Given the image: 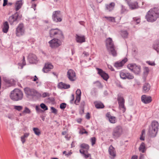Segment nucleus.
<instances>
[{
	"mask_svg": "<svg viewBox=\"0 0 159 159\" xmlns=\"http://www.w3.org/2000/svg\"><path fill=\"white\" fill-rule=\"evenodd\" d=\"M159 17V8L154 7L150 9L147 13L145 18L148 22H153Z\"/></svg>",
	"mask_w": 159,
	"mask_h": 159,
	"instance_id": "obj_1",
	"label": "nucleus"
},
{
	"mask_svg": "<svg viewBox=\"0 0 159 159\" xmlns=\"http://www.w3.org/2000/svg\"><path fill=\"white\" fill-rule=\"evenodd\" d=\"M106 45L109 53L113 57L116 56L117 52L115 50L114 45L111 38H109L107 39Z\"/></svg>",
	"mask_w": 159,
	"mask_h": 159,
	"instance_id": "obj_2",
	"label": "nucleus"
},
{
	"mask_svg": "<svg viewBox=\"0 0 159 159\" xmlns=\"http://www.w3.org/2000/svg\"><path fill=\"white\" fill-rule=\"evenodd\" d=\"M23 96L22 91L19 89H15L11 91L10 95V98L15 101H18L22 100Z\"/></svg>",
	"mask_w": 159,
	"mask_h": 159,
	"instance_id": "obj_3",
	"label": "nucleus"
},
{
	"mask_svg": "<svg viewBox=\"0 0 159 159\" xmlns=\"http://www.w3.org/2000/svg\"><path fill=\"white\" fill-rule=\"evenodd\" d=\"M152 127L149 129L148 134L151 137L156 136L158 131L159 124L156 121H152L151 124Z\"/></svg>",
	"mask_w": 159,
	"mask_h": 159,
	"instance_id": "obj_4",
	"label": "nucleus"
},
{
	"mask_svg": "<svg viewBox=\"0 0 159 159\" xmlns=\"http://www.w3.org/2000/svg\"><path fill=\"white\" fill-rule=\"evenodd\" d=\"M122 132L123 129L121 126H116L113 129L112 132L113 138L116 139H117L122 134Z\"/></svg>",
	"mask_w": 159,
	"mask_h": 159,
	"instance_id": "obj_5",
	"label": "nucleus"
},
{
	"mask_svg": "<svg viewBox=\"0 0 159 159\" xmlns=\"http://www.w3.org/2000/svg\"><path fill=\"white\" fill-rule=\"evenodd\" d=\"M49 34L50 36L51 37L57 36L61 38L63 37L61 31L57 28L51 29L49 31Z\"/></svg>",
	"mask_w": 159,
	"mask_h": 159,
	"instance_id": "obj_6",
	"label": "nucleus"
},
{
	"mask_svg": "<svg viewBox=\"0 0 159 159\" xmlns=\"http://www.w3.org/2000/svg\"><path fill=\"white\" fill-rule=\"evenodd\" d=\"M52 18L53 21L56 22H61L62 21V18L60 11H57L53 12Z\"/></svg>",
	"mask_w": 159,
	"mask_h": 159,
	"instance_id": "obj_7",
	"label": "nucleus"
},
{
	"mask_svg": "<svg viewBox=\"0 0 159 159\" xmlns=\"http://www.w3.org/2000/svg\"><path fill=\"white\" fill-rule=\"evenodd\" d=\"M50 46L52 48H57L60 46L61 44V41L57 39L54 38L48 42Z\"/></svg>",
	"mask_w": 159,
	"mask_h": 159,
	"instance_id": "obj_8",
	"label": "nucleus"
},
{
	"mask_svg": "<svg viewBox=\"0 0 159 159\" xmlns=\"http://www.w3.org/2000/svg\"><path fill=\"white\" fill-rule=\"evenodd\" d=\"M24 33L25 30L23 24H20L16 29V35L17 36H20L23 35Z\"/></svg>",
	"mask_w": 159,
	"mask_h": 159,
	"instance_id": "obj_9",
	"label": "nucleus"
},
{
	"mask_svg": "<svg viewBox=\"0 0 159 159\" xmlns=\"http://www.w3.org/2000/svg\"><path fill=\"white\" fill-rule=\"evenodd\" d=\"M24 90L25 94L28 96H36L38 94V92L36 90L29 88H25Z\"/></svg>",
	"mask_w": 159,
	"mask_h": 159,
	"instance_id": "obj_10",
	"label": "nucleus"
},
{
	"mask_svg": "<svg viewBox=\"0 0 159 159\" xmlns=\"http://www.w3.org/2000/svg\"><path fill=\"white\" fill-rule=\"evenodd\" d=\"M67 76L69 79L71 81L75 80L76 74L75 71L72 69L69 70L67 72Z\"/></svg>",
	"mask_w": 159,
	"mask_h": 159,
	"instance_id": "obj_11",
	"label": "nucleus"
},
{
	"mask_svg": "<svg viewBox=\"0 0 159 159\" xmlns=\"http://www.w3.org/2000/svg\"><path fill=\"white\" fill-rule=\"evenodd\" d=\"M21 18L19 13L16 12L14 15L11 16L9 18V21L11 24H12L14 22L20 19Z\"/></svg>",
	"mask_w": 159,
	"mask_h": 159,
	"instance_id": "obj_12",
	"label": "nucleus"
},
{
	"mask_svg": "<svg viewBox=\"0 0 159 159\" xmlns=\"http://www.w3.org/2000/svg\"><path fill=\"white\" fill-rule=\"evenodd\" d=\"M96 69L98 71V73L101 77L105 80H107L109 78L108 75L101 69L97 68Z\"/></svg>",
	"mask_w": 159,
	"mask_h": 159,
	"instance_id": "obj_13",
	"label": "nucleus"
},
{
	"mask_svg": "<svg viewBox=\"0 0 159 159\" xmlns=\"http://www.w3.org/2000/svg\"><path fill=\"white\" fill-rule=\"evenodd\" d=\"M142 102L145 104L150 103L152 101V98L150 96H148L146 95H143L141 98Z\"/></svg>",
	"mask_w": 159,
	"mask_h": 159,
	"instance_id": "obj_14",
	"label": "nucleus"
},
{
	"mask_svg": "<svg viewBox=\"0 0 159 159\" xmlns=\"http://www.w3.org/2000/svg\"><path fill=\"white\" fill-rule=\"evenodd\" d=\"M28 59L30 63H34L37 61V57L35 55L30 53L28 56Z\"/></svg>",
	"mask_w": 159,
	"mask_h": 159,
	"instance_id": "obj_15",
	"label": "nucleus"
},
{
	"mask_svg": "<svg viewBox=\"0 0 159 159\" xmlns=\"http://www.w3.org/2000/svg\"><path fill=\"white\" fill-rule=\"evenodd\" d=\"M53 66L50 63H47L45 64L44 66L43 69V70L44 73H47L50 71L51 69L53 68Z\"/></svg>",
	"mask_w": 159,
	"mask_h": 159,
	"instance_id": "obj_16",
	"label": "nucleus"
},
{
	"mask_svg": "<svg viewBox=\"0 0 159 159\" xmlns=\"http://www.w3.org/2000/svg\"><path fill=\"white\" fill-rule=\"evenodd\" d=\"M127 61V59L126 58H125L121 61L116 62L114 66L116 68H119L120 67H122Z\"/></svg>",
	"mask_w": 159,
	"mask_h": 159,
	"instance_id": "obj_17",
	"label": "nucleus"
},
{
	"mask_svg": "<svg viewBox=\"0 0 159 159\" xmlns=\"http://www.w3.org/2000/svg\"><path fill=\"white\" fill-rule=\"evenodd\" d=\"M75 39L77 43H82L85 41V39L84 35H79L76 34Z\"/></svg>",
	"mask_w": 159,
	"mask_h": 159,
	"instance_id": "obj_18",
	"label": "nucleus"
},
{
	"mask_svg": "<svg viewBox=\"0 0 159 159\" xmlns=\"http://www.w3.org/2000/svg\"><path fill=\"white\" fill-rule=\"evenodd\" d=\"M106 116L108 118L109 120L110 123H115L116 122V119L115 117L112 116L110 113H107L106 114Z\"/></svg>",
	"mask_w": 159,
	"mask_h": 159,
	"instance_id": "obj_19",
	"label": "nucleus"
},
{
	"mask_svg": "<svg viewBox=\"0 0 159 159\" xmlns=\"http://www.w3.org/2000/svg\"><path fill=\"white\" fill-rule=\"evenodd\" d=\"M23 4V0H20L16 2L15 4V10L16 11H18L21 7Z\"/></svg>",
	"mask_w": 159,
	"mask_h": 159,
	"instance_id": "obj_20",
	"label": "nucleus"
},
{
	"mask_svg": "<svg viewBox=\"0 0 159 159\" xmlns=\"http://www.w3.org/2000/svg\"><path fill=\"white\" fill-rule=\"evenodd\" d=\"M108 152L110 155L111 156L113 157L116 156V154L115 149L112 145L110 146L109 148Z\"/></svg>",
	"mask_w": 159,
	"mask_h": 159,
	"instance_id": "obj_21",
	"label": "nucleus"
},
{
	"mask_svg": "<svg viewBox=\"0 0 159 159\" xmlns=\"http://www.w3.org/2000/svg\"><path fill=\"white\" fill-rule=\"evenodd\" d=\"M9 29V24L7 21L5 22L3 24L2 27V30L3 32L4 33H7Z\"/></svg>",
	"mask_w": 159,
	"mask_h": 159,
	"instance_id": "obj_22",
	"label": "nucleus"
},
{
	"mask_svg": "<svg viewBox=\"0 0 159 159\" xmlns=\"http://www.w3.org/2000/svg\"><path fill=\"white\" fill-rule=\"evenodd\" d=\"M128 4L129 8L132 10L136 9L139 7L138 3L137 2H134L132 3L130 2Z\"/></svg>",
	"mask_w": 159,
	"mask_h": 159,
	"instance_id": "obj_23",
	"label": "nucleus"
},
{
	"mask_svg": "<svg viewBox=\"0 0 159 159\" xmlns=\"http://www.w3.org/2000/svg\"><path fill=\"white\" fill-rule=\"evenodd\" d=\"M115 6V3L114 2H111L110 4L106 5V9L109 11H112Z\"/></svg>",
	"mask_w": 159,
	"mask_h": 159,
	"instance_id": "obj_24",
	"label": "nucleus"
},
{
	"mask_svg": "<svg viewBox=\"0 0 159 159\" xmlns=\"http://www.w3.org/2000/svg\"><path fill=\"white\" fill-rule=\"evenodd\" d=\"M150 85L148 83H145L143 86V91L144 93L148 92L150 89Z\"/></svg>",
	"mask_w": 159,
	"mask_h": 159,
	"instance_id": "obj_25",
	"label": "nucleus"
},
{
	"mask_svg": "<svg viewBox=\"0 0 159 159\" xmlns=\"http://www.w3.org/2000/svg\"><path fill=\"white\" fill-rule=\"evenodd\" d=\"M80 152L81 154H83V156L85 158H87L89 157H91L90 154L87 153L88 152H86L84 149H80Z\"/></svg>",
	"mask_w": 159,
	"mask_h": 159,
	"instance_id": "obj_26",
	"label": "nucleus"
},
{
	"mask_svg": "<svg viewBox=\"0 0 159 159\" xmlns=\"http://www.w3.org/2000/svg\"><path fill=\"white\" fill-rule=\"evenodd\" d=\"M141 70V67L139 66L136 65V64L134 66V68L133 71L135 74H138L140 73Z\"/></svg>",
	"mask_w": 159,
	"mask_h": 159,
	"instance_id": "obj_27",
	"label": "nucleus"
},
{
	"mask_svg": "<svg viewBox=\"0 0 159 159\" xmlns=\"http://www.w3.org/2000/svg\"><path fill=\"white\" fill-rule=\"evenodd\" d=\"M94 103L95 107L97 109L102 108L104 107L103 104L100 102H95Z\"/></svg>",
	"mask_w": 159,
	"mask_h": 159,
	"instance_id": "obj_28",
	"label": "nucleus"
},
{
	"mask_svg": "<svg viewBox=\"0 0 159 159\" xmlns=\"http://www.w3.org/2000/svg\"><path fill=\"white\" fill-rule=\"evenodd\" d=\"M58 86L59 88L61 89H68L70 87V85L69 84H66L62 82L60 83L59 84Z\"/></svg>",
	"mask_w": 159,
	"mask_h": 159,
	"instance_id": "obj_29",
	"label": "nucleus"
},
{
	"mask_svg": "<svg viewBox=\"0 0 159 159\" xmlns=\"http://www.w3.org/2000/svg\"><path fill=\"white\" fill-rule=\"evenodd\" d=\"M153 48L158 53H159V39L153 44Z\"/></svg>",
	"mask_w": 159,
	"mask_h": 159,
	"instance_id": "obj_30",
	"label": "nucleus"
},
{
	"mask_svg": "<svg viewBox=\"0 0 159 159\" xmlns=\"http://www.w3.org/2000/svg\"><path fill=\"white\" fill-rule=\"evenodd\" d=\"M139 150L140 152L142 153H144L146 150V148L145 146V144L144 143H142L139 147Z\"/></svg>",
	"mask_w": 159,
	"mask_h": 159,
	"instance_id": "obj_31",
	"label": "nucleus"
},
{
	"mask_svg": "<svg viewBox=\"0 0 159 159\" xmlns=\"http://www.w3.org/2000/svg\"><path fill=\"white\" fill-rule=\"evenodd\" d=\"M80 149H83L85 150L86 152H88V150L89 149V145L85 143H83L80 145Z\"/></svg>",
	"mask_w": 159,
	"mask_h": 159,
	"instance_id": "obj_32",
	"label": "nucleus"
},
{
	"mask_svg": "<svg viewBox=\"0 0 159 159\" xmlns=\"http://www.w3.org/2000/svg\"><path fill=\"white\" fill-rule=\"evenodd\" d=\"M124 103H121L118 104L119 108L122 111L123 113H124L126 110V108L125 106Z\"/></svg>",
	"mask_w": 159,
	"mask_h": 159,
	"instance_id": "obj_33",
	"label": "nucleus"
},
{
	"mask_svg": "<svg viewBox=\"0 0 159 159\" xmlns=\"http://www.w3.org/2000/svg\"><path fill=\"white\" fill-rule=\"evenodd\" d=\"M118 104L125 103V100L122 97L118 95L117 98Z\"/></svg>",
	"mask_w": 159,
	"mask_h": 159,
	"instance_id": "obj_34",
	"label": "nucleus"
},
{
	"mask_svg": "<svg viewBox=\"0 0 159 159\" xmlns=\"http://www.w3.org/2000/svg\"><path fill=\"white\" fill-rule=\"evenodd\" d=\"M104 18H105L109 21L113 22H116L115 17H112L105 16Z\"/></svg>",
	"mask_w": 159,
	"mask_h": 159,
	"instance_id": "obj_35",
	"label": "nucleus"
},
{
	"mask_svg": "<svg viewBox=\"0 0 159 159\" xmlns=\"http://www.w3.org/2000/svg\"><path fill=\"white\" fill-rule=\"evenodd\" d=\"M33 130L35 134L39 136L40 134V132L38 128H34Z\"/></svg>",
	"mask_w": 159,
	"mask_h": 159,
	"instance_id": "obj_36",
	"label": "nucleus"
},
{
	"mask_svg": "<svg viewBox=\"0 0 159 159\" xmlns=\"http://www.w3.org/2000/svg\"><path fill=\"white\" fill-rule=\"evenodd\" d=\"M121 36L124 38H126L128 35V33L126 30L121 31Z\"/></svg>",
	"mask_w": 159,
	"mask_h": 159,
	"instance_id": "obj_37",
	"label": "nucleus"
},
{
	"mask_svg": "<svg viewBox=\"0 0 159 159\" xmlns=\"http://www.w3.org/2000/svg\"><path fill=\"white\" fill-rule=\"evenodd\" d=\"M126 72L121 71L120 72V78L123 79H125L126 77Z\"/></svg>",
	"mask_w": 159,
	"mask_h": 159,
	"instance_id": "obj_38",
	"label": "nucleus"
},
{
	"mask_svg": "<svg viewBox=\"0 0 159 159\" xmlns=\"http://www.w3.org/2000/svg\"><path fill=\"white\" fill-rule=\"evenodd\" d=\"M145 131L143 129L142 130L140 138V139L141 140H144L145 138Z\"/></svg>",
	"mask_w": 159,
	"mask_h": 159,
	"instance_id": "obj_39",
	"label": "nucleus"
},
{
	"mask_svg": "<svg viewBox=\"0 0 159 159\" xmlns=\"http://www.w3.org/2000/svg\"><path fill=\"white\" fill-rule=\"evenodd\" d=\"M135 64H129L128 65L127 67L130 70L133 71L134 68V66H135Z\"/></svg>",
	"mask_w": 159,
	"mask_h": 159,
	"instance_id": "obj_40",
	"label": "nucleus"
},
{
	"mask_svg": "<svg viewBox=\"0 0 159 159\" xmlns=\"http://www.w3.org/2000/svg\"><path fill=\"white\" fill-rule=\"evenodd\" d=\"M126 79H132L134 78V76L133 75L129 73L126 72Z\"/></svg>",
	"mask_w": 159,
	"mask_h": 159,
	"instance_id": "obj_41",
	"label": "nucleus"
},
{
	"mask_svg": "<svg viewBox=\"0 0 159 159\" xmlns=\"http://www.w3.org/2000/svg\"><path fill=\"white\" fill-rule=\"evenodd\" d=\"M15 110H17L19 111H20L23 109V107L20 106H13Z\"/></svg>",
	"mask_w": 159,
	"mask_h": 159,
	"instance_id": "obj_42",
	"label": "nucleus"
},
{
	"mask_svg": "<svg viewBox=\"0 0 159 159\" xmlns=\"http://www.w3.org/2000/svg\"><path fill=\"white\" fill-rule=\"evenodd\" d=\"M81 97L76 96V99L75 102V103L76 105H78L80 100Z\"/></svg>",
	"mask_w": 159,
	"mask_h": 159,
	"instance_id": "obj_43",
	"label": "nucleus"
},
{
	"mask_svg": "<svg viewBox=\"0 0 159 159\" xmlns=\"http://www.w3.org/2000/svg\"><path fill=\"white\" fill-rule=\"evenodd\" d=\"M31 112L30 110L27 107H25V110L23 111V113L30 114Z\"/></svg>",
	"mask_w": 159,
	"mask_h": 159,
	"instance_id": "obj_44",
	"label": "nucleus"
},
{
	"mask_svg": "<svg viewBox=\"0 0 159 159\" xmlns=\"http://www.w3.org/2000/svg\"><path fill=\"white\" fill-rule=\"evenodd\" d=\"M40 107L41 108L43 109L44 111L47 110L48 109L47 107L43 103H41L40 104Z\"/></svg>",
	"mask_w": 159,
	"mask_h": 159,
	"instance_id": "obj_45",
	"label": "nucleus"
},
{
	"mask_svg": "<svg viewBox=\"0 0 159 159\" xmlns=\"http://www.w3.org/2000/svg\"><path fill=\"white\" fill-rule=\"evenodd\" d=\"M96 141V139L95 137H93L91 139V142L92 146H93L95 144Z\"/></svg>",
	"mask_w": 159,
	"mask_h": 159,
	"instance_id": "obj_46",
	"label": "nucleus"
},
{
	"mask_svg": "<svg viewBox=\"0 0 159 159\" xmlns=\"http://www.w3.org/2000/svg\"><path fill=\"white\" fill-rule=\"evenodd\" d=\"M66 104L65 103H62L60 104V108L61 109H64L66 107Z\"/></svg>",
	"mask_w": 159,
	"mask_h": 159,
	"instance_id": "obj_47",
	"label": "nucleus"
},
{
	"mask_svg": "<svg viewBox=\"0 0 159 159\" xmlns=\"http://www.w3.org/2000/svg\"><path fill=\"white\" fill-rule=\"evenodd\" d=\"M81 91L80 89H78L76 92V96L81 97Z\"/></svg>",
	"mask_w": 159,
	"mask_h": 159,
	"instance_id": "obj_48",
	"label": "nucleus"
},
{
	"mask_svg": "<svg viewBox=\"0 0 159 159\" xmlns=\"http://www.w3.org/2000/svg\"><path fill=\"white\" fill-rule=\"evenodd\" d=\"M72 153L71 152H67L66 151H64L63 152V154H65V155L67 157H68L69 156H70L71 154Z\"/></svg>",
	"mask_w": 159,
	"mask_h": 159,
	"instance_id": "obj_49",
	"label": "nucleus"
},
{
	"mask_svg": "<svg viewBox=\"0 0 159 159\" xmlns=\"http://www.w3.org/2000/svg\"><path fill=\"white\" fill-rule=\"evenodd\" d=\"M133 19L134 21L137 24L139 23L140 21V20L139 18L134 17Z\"/></svg>",
	"mask_w": 159,
	"mask_h": 159,
	"instance_id": "obj_50",
	"label": "nucleus"
},
{
	"mask_svg": "<svg viewBox=\"0 0 159 159\" xmlns=\"http://www.w3.org/2000/svg\"><path fill=\"white\" fill-rule=\"evenodd\" d=\"M126 11V9L125 8V7L123 6V5L121 6V13L122 14H123L125 13Z\"/></svg>",
	"mask_w": 159,
	"mask_h": 159,
	"instance_id": "obj_51",
	"label": "nucleus"
},
{
	"mask_svg": "<svg viewBox=\"0 0 159 159\" xmlns=\"http://www.w3.org/2000/svg\"><path fill=\"white\" fill-rule=\"evenodd\" d=\"M79 133L81 134H87L88 133L85 129H83L80 131Z\"/></svg>",
	"mask_w": 159,
	"mask_h": 159,
	"instance_id": "obj_52",
	"label": "nucleus"
},
{
	"mask_svg": "<svg viewBox=\"0 0 159 159\" xmlns=\"http://www.w3.org/2000/svg\"><path fill=\"white\" fill-rule=\"evenodd\" d=\"M51 109L52 110V112L55 114L57 113V110L54 107H51Z\"/></svg>",
	"mask_w": 159,
	"mask_h": 159,
	"instance_id": "obj_53",
	"label": "nucleus"
},
{
	"mask_svg": "<svg viewBox=\"0 0 159 159\" xmlns=\"http://www.w3.org/2000/svg\"><path fill=\"white\" fill-rule=\"evenodd\" d=\"M31 3H32L31 7L33 8L34 10L35 11L36 10L35 7L37 6L36 4L35 3H33V2H32Z\"/></svg>",
	"mask_w": 159,
	"mask_h": 159,
	"instance_id": "obj_54",
	"label": "nucleus"
},
{
	"mask_svg": "<svg viewBox=\"0 0 159 159\" xmlns=\"http://www.w3.org/2000/svg\"><path fill=\"white\" fill-rule=\"evenodd\" d=\"M30 134L29 133H26L24 134V135L22 136L25 139L27 138L29 136Z\"/></svg>",
	"mask_w": 159,
	"mask_h": 159,
	"instance_id": "obj_55",
	"label": "nucleus"
},
{
	"mask_svg": "<svg viewBox=\"0 0 159 159\" xmlns=\"http://www.w3.org/2000/svg\"><path fill=\"white\" fill-rule=\"evenodd\" d=\"M147 63L150 66H155V64L154 62H152L150 61H147Z\"/></svg>",
	"mask_w": 159,
	"mask_h": 159,
	"instance_id": "obj_56",
	"label": "nucleus"
},
{
	"mask_svg": "<svg viewBox=\"0 0 159 159\" xmlns=\"http://www.w3.org/2000/svg\"><path fill=\"white\" fill-rule=\"evenodd\" d=\"M20 138L22 143L24 144L25 142V139L22 136H21Z\"/></svg>",
	"mask_w": 159,
	"mask_h": 159,
	"instance_id": "obj_57",
	"label": "nucleus"
},
{
	"mask_svg": "<svg viewBox=\"0 0 159 159\" xmlns=\"http://www.w3.org/2000/svg\"><path fill=\"white\" fill-rule=\"evenodd\" d=\"M36 110L38 112H40L41 111V110L40 107L38 106H36Z\"/></svg>",
	"mask_w": 159,
	"mask_h": 159,
	"instance_id": "obj_58",
	"label": "nucleus"
},
{
	"mask_svg": "<svg viewBox=\"0 0 159 159\" xmlns=\"http://www.w3.org/2000/svg\"><path fill=\"white\" fill-rule=\"evenodd\" d=\"M3 6L4 7L7 4V0H3Z\"/></svg>",
	"mask_w": 159,
	"mask_h": 159,
	"instance_id": "obj_59",
	"label": "nucleus"
},
{
	"mask_svg": "<svg viewBox=\"0 0 159 159\" xmlns=\"http://www.w3.org/2000/svg\"><path fill=\"white\" fill-rule=\"evenodd\" d=\"M85 105V102L84 101H81L80 104V105L81 107H83Z\"/></svg>",
	"mask_w": 159,
	"mask_h": 159,
	"instance_id": "obj_60",
	"label": "nucleus"
},
{
	"mask_svg": "<svg viewBox=\"0 0 159 159\" xmlns=\"http://www.w3.org/2000/svg\"><path fill=\"white\" fill-rule=\"evenodd\" d=\"M90 118V114L87 113L86 115V118L87 119H89Z\"/></svg>",
	"mask_w": 159,
	"mask_h": 159,
	"instance_id": "obj_61",
	"label": "nucleus"
},
{
	"mask_svg": "<svg viewBox=\"0 0 159 159\" xmlns=\"http://www.w3.org/2000/svg\"><path fill=\"white\" fill-rule=\"evenodd\" d=\"M48 95V93H44L42 94V96L43 98H45Z\"/></svg>",
	"mask_w": 159,
	"mask_h": 159,
	"instance_id": "obj_62",
	"label": "nucleus"
},
{
	"mask_svg": "<svg viewBox=\"0 0 159 159\" xmlns=\"http://www.w3.org/2000/svg\"><path fill=\"white\" fill-rule=\"evenodd\" d=\"M96 83H97L98 84V87L99 88H102V86L101 84V83L99 82V81H97L96 82Z\"/></svg>",
	"mask_w": 159,
	"mask_h": 159,
	"instance_id": "obj_63",
	"label": "nucleus"
},
{
	"mask_svg": "<svg viewBox=\"0 0 159 159\" xmlns=\"http://www.w3.org/2000/svg\"><path fill=\"white\" fill-rule=\"evenodd\" d=\"M3 79L4 81L6 83H8L9 82V80L8 79H7L6 77H3Z\"/></svg>",
	"mask_w": 159,
	"mask_h": 159,
	"instance_id": "obj_64",
	"label": "nucleus"
}]
</instances>
